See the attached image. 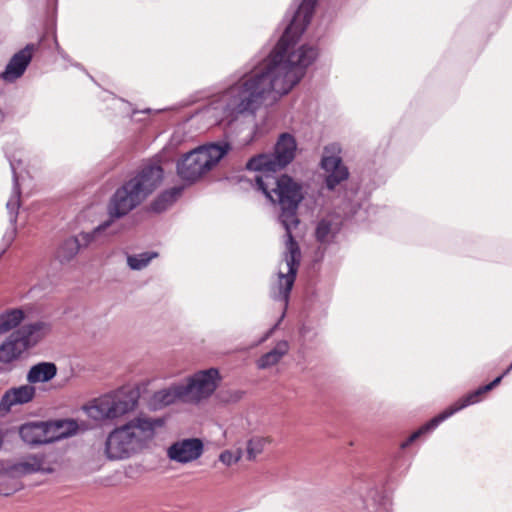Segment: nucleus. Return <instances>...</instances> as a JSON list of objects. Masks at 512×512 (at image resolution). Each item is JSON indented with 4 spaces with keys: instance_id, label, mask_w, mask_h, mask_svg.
Here are the masks:
<instances>
[{
    "instance_id": "1",
    "label": "nucleus",
    "mask_w": 512,
    "mask_h": 512,
    "mask_svg": "<svg viewBox=\"0 0 512 512\" xmlns=\"http://www.w3.org/2000/svg\"><path fill=\"white\" fill-rule=\"evenodd\" d=\"M317 0H302L276 46L230 75L216 94H289L316 61V46L299 44Z\"/></svg>"
},
{
    "instance_id": "2",
    "label": "nucleus",
    "mask_w": 512,
    "mask_h": 512,
    "mask_svg": "<svg viewBox=\"0 0 512 512\" xmlns=\"http://www.w3.org/2000/svg\"><path fill=\"white\" fill-rule=\"evenodd\" d=\"M249 182L272 203H277L281 212L279 222L285 229L284 263L279 267L277 282L271 287L270 295L281 303L284 317L288 306L290 292L295 282L301 259L298 243L293 232L300 223L297 210L303 199L302 186L288 175L277 177L275 173H259L248 179Z\"/></svg>"
},
{
    "instance_id": "3",
    "label": "nucleus",
    "mask_w": 512,
    "mask_h": 512,
    "mask_svg": "<svg viewBox=\"0 0 512 512\" xmlns=\"http://www.w3.org/2000/svg\"><path fill=\"white\" fill-rule=\"evenodd\" d=\"M227 142L200 146L182 156L177 162L179 177L193 183L210 171L230 150Z\"/></svg>"
},
{
    "instance_id": "4",
    "label": "nucleus",
    "mask_w": 512,
    "mask_h": 512,
    "mask_svg": "<svg viewBox=\"0 0 512 512\" xmlns=\"http://www.w3.org/2000/svg\"><path fill=\"white\" fill-rule=\"evenodd\" d=\"M139 397L138 389L123 386L95 399L86 413L97 421L119 419L136 409Z\"/></svg>"
},
{
    "instance_id": "5",
    "label": "nucleus",
    "mask_w": 512,
    "mask_h": 512,
    "mask_svg": "<svg viewBox=\"0 0 512 512\" xmlns=\"http://www.w3.org/2000/svg\"><path fill=\"white\" fill-rule=\"evenodd\" d=\"M297 142L290 133H282L272 153L259 154L246 164L248 170L259 173H276L288 166L295 158Z\"/></svg>"
},
{
    "instance_id": "6",
    "label": "nucleus",
    "mask_w": 512,
    "mask_h": 512,
    "mask_svg": "<svg viewBox=\"0 0 512 512\" xmlns=\"http://www.w3.org/2000/svg\"><path fill=\"white\" fill-rule=\"evenodd\" d=\"M220 381L221 376L216 368L195 372L187 378L186 383H183L186 403L197 404L209 398L217 389Z\"/></svg>"
},
{
    "instance_id": "7",
    "label": "nucleus",
    "mask_w": 512,
    "mask_h": 512,
    "mask_svg": "<svg viewBox=\"0 0 512 512\" xmlns=\"http://www.w3.org/2000/svg\"><path fill=\"white\" fill-rule=\"evenodd\" d=\"M487 392H489V390H484V386H481L478 389L466 394L458 401H456L452 406H450L449 408L441 412L439 415L432 418L429 422L421 426L418 430L414 431L405 441L401 443V449H406L409 445H411L422 435H425L436 429L440 423L454 415L456 412L472 404L478 403L481 400V396Z\"/></svg>"
},
{
    "instance_id": "8",
    "label": "nucleus",
    "mask_w": 512,
    "mask_h": 512,
    "mask_svg": "<svg viewBox=\"0 0 512 512\" xmlns=\"http://www.w3.org/2000/svg\"><path fill=\"white\" fill-rule=\"evenodd\" d=\"M487 392H489V390H484V386H481L478 389L466 394L458 401H456L452 406H450L449 408L441 412L439 415L432 418L429 422L421 426L418 430L414 431L405 441L401 443V449H406L409 445H411L422 435H425L436 429L440 423L454 415L456 412L472 404L478 403L481 400V396Z\"/></svg>"
},
{
    "instance_id": "9",
    "label": "nucleus",
    "mask_w": 512,
    "mask_h": 512,
    "mask_svg": "<svg viewBox=\"0 0 512 512\" xmlns=\"http://www.w3.org/2000/svg\"><path fill=\"white\" fill-rule=\"evenodd\" d=\"M164 426L162 418L136 417L121 426L135 453L145 448L155 437L156 430Z\"/></svg>"
},
{
    "instance_id": "10",
    "label": "nucleus",
    "mask_w": 512,
    "mask_h": 512,
    "mask_svg": "<svg viewBox=\"0 0 512 512\" xmlns=\"http://www.w3.org/2000/svg\"><path fill=\"white\" fill-rule=\"evenodd\" d=\"M339 151L337 144H330L324 148L321 166L327 173L325 185L328 190H334L341 182L347 180L349 176L347 167L342 163V159L338 155Z\"/></svg>"
},
{
    "instance_id": "11",
    "label": "nucleus",
    "mask_w": 512,
    "mask_h": 512,
    "mask_svg": "<svg viewBox=\"0 0 512 512\" xmlns=\"http://www.w3.org/2000/svg\"><path fill=\"white\" fill-rule=\"evenodd\" d=\"M144 199L140 193L134 189L132 184L127 181L118 188L111 197L108 204L109 219L114 222L115 218H121L135 209Z\"/></svg>"
},
{
    "instance_id": "12",
    "label": "nucleus",
    "mask_w": 512,
    "mask_h": 512,
    "mask_svg": "<svg viewBox=\"0 0 512 512\" xmlns=\"http://www.w3.org/2000/svg\"><path fill=\"white\" fill-rule=\"evenodd\" d=\"M163 180L162 167L153 161L143 164L137 174L129 180L134 189L145 200Z\"/></svg>"
},
{
    "instance_id": "13",
    "label": "nucleus",
    "mask_w": 512,
    "mask_h": 512,
    "mask_svg": "<svg viewBox=\"0 0 512 512\" xmlns=\"http://www.w3.org/2000/svg\"><path fill=\"white\" fill-rule=\"evenodd\" d=\"M204 444L199 438H186L172 443L167 449V457L176 463L187 464L201 457Z\"/></svg>"
},
{
    "instance_id": "14",
    "label": "nucleus",
    "mask_w": 512,
    "mask_h": 512,
    "mask_svg": "<svg viewBox=\"0 0 512 512\" xmlns=\"http://www.w3.org/2000/svg\"><path fill=\"white\" fill-rule=\"evenodd\" d=\"M37 47L36 44L30 43L15 53L9 60L4 71L0 74V79L9 83H13L19 79L25 73Z\"/></svg>"
},
{
    "instance_id": "15",
    "label": "nucleus",
    "mask_w": 512,
    "mask_h": 512,
    "mask_svg": "<svg viewBox=\"0 0 512 512\" xmlns=\"http://www.w3.org/2000/svg\"><path fill=\"white\" fill-rule=\"evenodd\" d=\"M7 158L10 163L11 170H12L13 188H12L11 196H10L9 200L7 201L6 208L9 213L10 223L13 227L10 232H7L4 235V240L6 241L7 245H10V243L13 241V239L16 235L15 224L17 222L18 209L20 207L21 190H20L18 176H17V172H16L17 167L20 164V160H16L14 157H10L9 155H7Z\"/></svg>"
},
{
    "instance_id": "16",
    "label": "nucleus",
    "mask_w": 512,
    "mask_h": 512,
    "mask_svg": "<svg viewBox=\"0 0 512 512\" xmlns=\"http://www.w3.org/2000/svg\"><path fill=\"white\" fill-rule=\"evenodd\" d=\"M105 454L110 460L127 459L135 454L125 430L122 427L114 429L105 442Z\"/></svg>"
},
{
    "instance_id": "17",
    "label": "nucleus",
    "mask_w": 512,
    "mask_h": 512,
    "mask_svg": "<svg viewBox=\"0 0 512 512\" xmlns=\"http://www.w3.org/2000/svg\"><path fill=\"white\" fill-rule=\"evenodd\" d=\"M48 422H30L23 424L19 429L21 439L30 446H37L53 442Z\"/></svg>"
},
{
    "instance_id": "18",
    "label": "nucleus",
    "mask_w": 512,
    "mask_h": 512,
    "mask_svg": "<svg viewBox=\"0 0 512 512\" xmlns=\"http://www.w3.org/2000/svg\"><path fill=\"white\" fill-rule=\"evenodd\" d=\"M36 389L32 385H22L11 388L4 393L0 400V414L8 413L15 405L30 402L35 396Z\"/></svg>"
},
{
    "instance_id": "19",
    "label": "nucleus",
    "mask_w": 512,
    "mask_h": 512,
    "mask_svg": "<svg viewBox=\"0 0 512 512\" xmlns=\"http://www.w3.org/2000/svg\"><path fill=\"white\" fill-rule=\"evenodd\" d=\"M176 402L186 403L183 383L173 384L167 388L156 391L150 399V406L154 410H157Z\"/></svg>"
},
{
    "instance_id": "20",
    "label": "nucleus",
    "mask_w": 512,
    "mask_h": 512,
    "mask_svg": "<svg viewBox=\"0 0 512 512\" xmlns=\"http://www.w3.org/2000/svg\"><path fill=\"white\" fill-rule=\"evenodd\" d=\"M343 219L338 214H328L317 223L315 237L321 244L332 243L342 227Z\"/></svg>"
},
{
    "instance_id": "21",
    "label": "nucleus",
    "mask_w": 512,
    "mask_h": 512,
    "mask_svg": "<svg viewBox=\"0 0 512 512\" xmlns=\"http://www.w3.org/2000/svg\"><path fill=\"white\" fill-rule=\"evenodd\" d=\"M51 330L50 324L45 321H36L26 324L14 332L25 347L29 349L41 341Z\"/></svg>"
},
{
    "instance_id": "22",
    "label": "nucleus",
    "mask_w": 512,
    "mask_h": 512,
    "mask_svg": "<svg viewBox=\"0 0 512 512\" xmlns=\"http://www.w3.org/2000/svg\"><path fill=\"white\" fill-rule=\"evenodd\" d=\"M113 221L108 219L103 223L99 224L90 232H81L76 235L81 248L87 247L94 243L102 244L108 236L115 235L118 230L112 229Z\"/></svg>"
},
{
    "instance_id": "23",
    "label": "nucleus",
    "mask_w": 512,
    "mask_h": 512,
    "mask_svg": "<svg viewBox=\"0 0 512 512\" xmlns=\"http://www.w3.org/2000/svg\"><path fill=\"white\" fill-rule=\"evenodd\" d=\"M26 350L25 344L20 341L15 333H12L0 346V362L11 363L20 358Z\"/></svg>"
},
{
    "instance_id": "24",
    "label": "nucleus",
    "mask_w": 512,
    "mask_h": 512,
    "mask_svg": "<svg viewBox=\"0 0 512 512\" xmlns=\"http://www.w3.org/2000/svg\"><path fill=\"white\" fill-rule=\"evenodd\" d=\"M57 367L52 362H40L33 365L27 374V381L30 384L48 382L56 376Z\"/></svg>"
},
{
    "instance_id": "25",
    "label": "nucleus",
    "mask_w": 512,
    "mask_h": 512,
    "mask_svg": "<svg viewBox=\"0 0 512 512\" xmlns=\"http://www.w3.org/2000/svg\"><path fill=\"white\" fill-rule=\"evenodd\" d=\"M289 344L285 340L279 341L273 349L263 354L257 361L259 369L270 368L280 362V360L288 353Z\"/></svg>"
},
{
    "instance_id": "26",
    "label": "nucleus",
    "mask_w": 512,
    "mask_h": 512,
    "mask_svg": "<svg viewBox=\"0 0 512 512\" xmlns=\"http://www.w3.org/2000/svg\"><path fill=\"white\" fill-rule=\"evenodd\" d=\"M183 191L182 186L172 187L163 191L152 203L151 210L156 213H161L170 208L177 199L181 196Z\"/></svg>"
},
{
    "instance_id": "27",
    "label": "nucleus",
    "mask_w": 512,
    "mask_h": 512,
    "mask_svg": "<svg viewBox=\"0 0 512 512\" xmlns=\"http://www.w3.org/2000/svg\"><path fill=\"white\" fill-rule=\"evenodd\" d=\"M358 489L366 490V498L361 496V502L366 506V508L369 509V504L367 501L371 499L373 502L374 512H391L390 499L384 495L382 491L375 488H369L368 486L365 488L358 487Z\"/></svg>"
},
{
    "instance_id": "28",
    "label": "nucleus",
    "mask_w": 512,
    "mask_h": 512,
    "mask_svg": "<svg viewBox=\"0 0 512 512\" xmlns=\"http://www.w3.org/2000/svg\"><path fill=\"white\" fill-rule=\"evenodd\" d=\"M50 429V435L53 437V442L67 438L76 434L79 429V425L75 420L66 419V420H57L48 422Z\"/></svg>"
},
{
    "instance_id": "29",
    "label": "nucleus",
    "mask_w": 512,
    "mask_h": 512,
    "mask_svg": "<svg viewBox=\"0 0 512 512\" xmlns=\"http://www.w3.org/2000/svg\"><path fill=\"white\" fill-rule=\"evenodd\" d=\"M43 455H28L13 464L12 470L17 474H31L43 469Z\"/></svg>"
},
{
    "instance_id": "30",
    "label": "nucleus",
    "mask_w": 512,
    "mask_h": 512,
    "mask_svg": "<svg viewBox=\"0 0 512 512\" xmlns=\"http://www.w3.org/2000/svg\"><path fill=\"white\" fill-rule=\"evenodd\" d=\"M81 246L75 236L61 242L56 250V258L61 263L70 262L80 251Z\"/></svg>"
},
{
    "instance_id": "31",
    "label": "nucleus",
    "mask_w": 512,
    "mask_h": 512,
    "mask_svg": "<svg viewBox=\"0 0 512 512\" xmlns=\"http://www.w3.org/2000/svg\"><path fill=\"white\" fill-rule=\"evenodd\" d=\"M25 318L22 309H10L0 314V335L17 327Z\"/></svg>"
},
{
    "instance_id": "32",
    "label": "nucleus",
    "mask_w": 512,
    "mask_h": 512,
    "mask_svg": "<svg viewBox=\"0 0 512 512\" xmlns=\"http://www.w3.org/2000/svg\"><path fill=\"white\" fill-rule=\"evenodd\" d=\"M157 256V252H142L139 254L128 255L127 265L131 270H142Z\"/></svg>"
},
{
    "instance_id": "33",
    "label": "nucleus",
    "mask_w": 512,
    "mask_h": 512,
    "mask_svg": "<svg viewBox=\"0 0 512 512\" xmlns=\"http://www.w3.org/2000/svg\"><path fill=\"white\" fill-rule=\"evenodd\" d=\"M266 443L267 439L264 437L254 436L250 438L246 447V459L249 461L255 460L263 452Z\"/></svg>"
},
{
    "instance_id": "34",
    "label": "nucleus",
    "mask_w": 512,
    "mask_h": 512,
    "mask_svg": "<svg viewBox=\"0 0 512 512\" xmlns=\"http://www.w3.org/2000/svg\"><path fill=\"white\" fill-rule=\"evenodd\" d=\"M235 459L236 458H234V455H232L231 450H225L219 455V460L226 466L235 464Z\"/></svg>"
},
{
    "instance_id": "35",
    "label": "nucleus",
    "mask_w": 512,
    "mask_h": 512,
    "mask_svg": "<svg viewBox=\"0 0 512 512\" xmlns=\"http://www.w3.org/2000/svg\"><path fill=\"white\" fill-rule=\"evenodd\" d=\"M504 373L500 376H498L497 378H495L492 382H490L489 384L487 385H484V390H489L491 391L494 387H496L498 384H500L501 380L503 379L504 377Z\"/></svg>"
},
{
    "instance_id": "36",
    "label": "nucleus",
    "mask_w": 512,
    "mask_h": 512,
    "mask_svg": "<svg viewBox=\"0 0 512 512\" xmlns=\"http://www.w3.org/2000/svg\"><path fill=\"white\" fill-rule=\"evenodd\" d=\"M232 455H234V458H236L235 462L237 463L243 457V451L241 448H238L235 451H232Z\"/></svg>"
},
{
    "instance_id": "37",
    "label": "nucleus",
    "mask_w": 512,
    "mask_h": 512,
    "mask_svg": "<svg viewBox=\"0 0 512 512\" xmlns=\"http://www.w3.org/2000/svg\"><path fill=\"white\" fill-rule=\"evenodd\" d=\"M278 326V323H276L274 325V327H272L263 337L262 339L260 340V343L266 341L270 336L271 334L273 333V331L275 330V328Z\"/></svg>"
},
{
    "instance_id": "38",
    "label": "nucleus",
    "mask_w": 512,
    "mask_h": 512,
    "mask_svg": "<svg viewBox=\"0 0 512 512\" xmlns=\"http://www.w3.org/2000/svg\"><path fill=\"white\" fill-rule=\"evenodd\" d=\"M278 326V323H276L274 325V327H272L263 337L262 339L260 340V343L266 341L270 336L271 334L273 333V331L275 330V328Z\"/></svg>"
},
{
    "instance_id": "39",
    "label": "nucleus",
    "mask_w": 512,
    "mask_h": 512,
    "mask_svg": "<svg viewBox=\"0 0 512 512\" xmlns=\"http://www.w3.org/2000/svg\"><path fill=\"white\" fill-rule=\"evenodd\" d=\"M56 49H57V53L63 58V59H68V56L67 54L64 52V50L58 45L56 44Z\"/></svg>"
},
{
    "instance_id": "40",
    "label": "nucleus",
    "mask_w": 512,
    "mask_h": 512,
    "mask_svg": "<svg viewBox=\"0 0 512 512\" xmlns=\"http://www.w3.org/2000/svg\"><path fill=\"white\" fill-rule=\"evenodd\" d=\"M512 370V362L510 364V366L504 371V375H507L509 374V372Z\"/></svg>"
},
{
    "instance_id": "41",
    "label": "nucleus",
    "mask_w": 512,
    "mask_h": 512,
    "mask_svg": "<svg viewBox=\"0 0 512 512\" xmlns=\"http://www.w3.org/2000/svg\"><path fill=\"white\" fill-rule=\"evenodd\" d=\"M151 109H146L144 112L149 113Z\"/></svg>"
}]
</instances>
